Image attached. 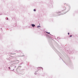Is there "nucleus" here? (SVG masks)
I'll return each instance as SVG.
<instances>
[{"instance_id": "f257e3e1", "label": "nucleus", "mask_w": 78, "mask_h": 78, "mask_svg": "<svg viewBox=\"0 0 78 78\" xmlns=\"http://www.w3.org/2000/svg\"><path fill=\"white\" fill-rule=\"evenodd\" d=\"M17 73L18 74L21 75H23L24 74V71L20 69H19L18 70H17Z\"/></svg>"}, {"instance_id": "f03ea898", "label": "nucleus", "mask_w": 78, "mask_h": 78, "mask_svg": "<svg viewBox=\"0 0 78 78\" xmlns=\"http://www.w3.org/2000/svg\"><path fill=\"white\" fill-rule=\"evenodd\" d=\"M62 11H65L66 10V8L65 6V5H63L62 7Z\"/></svg>"}, {"instance_id": "7ed1b4c3", "label": "nucleus", "mask_w": 78, "mask_h": 78, "mask_svg": "<svg viewBox=\"0 0 78 78\" xmlns=\"http://www.w3.org/2000/svg\"><path fill=\"white\" fill-rule=\"evenodd\" d=\"M12 52H16V53H17L18 51L17 50H13L12 51Z\"/></svg>"}, {"instance_id": "20e7f679", "label": "nucleus", "mask_w": 78, "mask_h": 78, "mask_svg": "<svg viewBox=\"0 0 78 78\" xmlns=\"http://www.w3.org/2000/svg\"><path fill=\"white\" fill-rule=\"evenodd\" d=\"M18 69H20V68H21V66H18Z\"/></svg>"}, {"instance_id": "39448f33", "label": "nucleus", "mask_w": 78, "mask_h": 78, "mask_svg": "<svg viewBox=\"0 0 78 78\" xmlns=\"http://www.w3.org/2000/svg\"><path fill=\"white\" fill-rule=\"evenodd\" d=\"M10 54L11 55H15L16 54V53L12 54V53H10Z\"/></svg>"}, {"instance_id": "423d86ee", "label": "nucleus", "mask_w": 78, "mask_h": 78, "mask_svg": "<svg viewBox=\"0 0 78 78\" xmlns=\"http://www.w3.org/2000/svg\"><path fill=\"white\" fill-rule=\"evenodd\" d=\"M31 26H32L33 27H34L35 26V25H34V24H32V25H31Z\"/></svg>"}, {"instance_id": "0eeeda50", "label": "nucleus", "mask_w": 78, "mask_h": 78, "mask_svg": "<svg viewBox=\"0 0 78 78\" xmlns=\"http://www.w3.org/2000/svg\"><path fill=\"white\" fill-rule=\"evenodd\" d=\"M18 61V60H15L14 61H13V62H16V61Z\"/></svg>"}, {"instance_id": "6e6552de", "label": "nucleus", "mask_w": 78, "mask_h": 78, "mask_svg": "<svg viewBox=\"0 0 78 78\" xmlns=\"http://www.w3.org/2000/svg\"><path fill=\"white\" fill-rule=\"evenodd\" d=\"M41 27L40 26H37V28H39V27Z\"/></svg>"}, {"instance_id": "1a4fd4ad", "label": "nucleus", "mask_w": 78, "mask_h": 78, "mask_svg": "<svg viewBox=\"0 0 78 78\" xmlns=\"http://www.w3.org/2000/svg\"><path fill=\"white\" fill-rule=\"evenodd\" d=\"M46 33H48V34H50V33L49 32L48 33V32H46Z\"/></svg>"}, {"instance_id": "9d476101", "label": "nucleus", "mask_w": 78, "mask_h": 78, "mask_svg": "<svg viewBox=\"0 0 78 78\" xmlns=\"http://www.w3.org/2000/svg\"><path fill=\"white\" fill-rule=\"evenodd\" d=\"M34 11H36V10L35 9H34Z\"/></svg>"}, {"instance_id": "9b49d317", "label": "nucleus", "mask_w": 78, "mask_h": 78, "mask_svg": "<svg viewBox=\"0 0 78 78\" xmlns=\"http://www.w3.org/2000/svg\"><path fill=\"white\" fill-rule=\"evenodd\" d=\"M61 13V12H58V13Z\"/></svg>"}, {"instance_id": "f8f14e48", "label": "nucleus", "mask_w": 78, "mask_h": 78, "mask_svg": "<svg viewBox=\"0 0 78 78\" xmlns=\"http://www.w3.org/2000/svg\"><path fill=\"white\" fill-rule=\"evenodd\" d=\"M68 35H69V33H68Z\"/></svg>"}, {"instance_id": "ddd939ff", "label": "nucleus", "mask_w": 78, "mask_h": 78, "mask_svg": "<svg viewBox=\"0 0 78 78\" xmlns=\"http://www.w3.org/2000/svg\"><path fill=\"white\" fill-rule=\"evenodd\" d=\"M72 36H70V37H71Z\"/></svg>"}, {"instance_id": "4468645a", "label": "nucleus", "mask_w": 78, "mask_h": 78, "mask_svg": "<svg viewBox=\"0 0 78 78\" xmlns=\"http://www.w3.org/2000/svg\"><path fill=\"white\" fill-rule=\"evenodd\" d=\"M13 64H17V63H14Z\"/></svg>"}, {"instance_id": "2eb2a0df", "label": "nucleus", "mask_w": 78, "mask_h": 78, "mask_svg": "<svg viewBox=\"0 0 78 78\" xmlns=\"http://www.w3.org/2000/svg\"><path fill=\"white\" fill-rule=\"evenodd\" d=\"M9 69H10V67H9Z\"/></svg>"}, {"instance_id": "dca6fc26", "label": "nucleus", "mask_w": 78, "mask_h": 78, "mask_svg": "<svg viewBox=\"0 0 78 78\" xmlns=\"http://www.w3.org/2000/svg\"><path fill=\"white\" fill-rule=\"evenodd\" d=\"M7 20H8V18H7Z\"/></svg>"}]
</instances>
